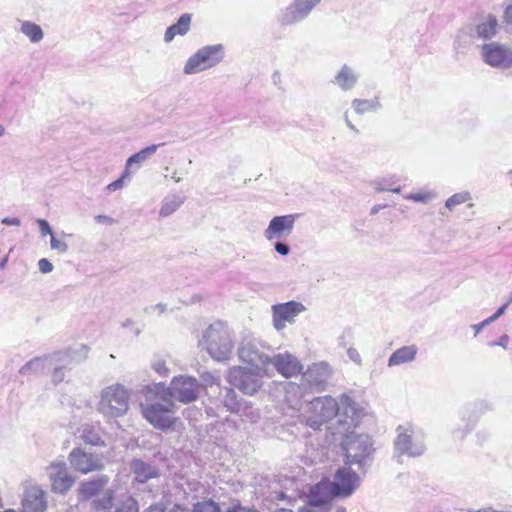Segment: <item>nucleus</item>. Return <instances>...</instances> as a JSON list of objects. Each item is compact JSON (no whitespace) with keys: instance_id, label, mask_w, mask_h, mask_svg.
Returning a JSON list of instances; mask_svg holds the SVG:
<instances>
[{"instance_id":"nucleus-11","label":"nucleus","mask_w":512,"mask_h":512,"mask_svg":"<svg viewBox=\"0 0 512 512\" xmlns=\"http://www.w3.org/2000/svg\"><path fill=\"white\" fill-rule=\"evenodd\" d=\"M333 370L327 362H317L310 365L302 374V386L313 391L325 390Z\"/></svg>"},{"instance_id":"nucleus-26","label":"nucleus","mask_w":512,"mask_h":512,"mask_svg":"<svg viewBox=\"0 0 512 512\" xmlns=\"http://www.w3.org/2000/svg\"><path fill=\"white\" fill-rule=\"evenodd\" d=\"M109 482L107 475H101L97 478L83 482L79 488L80 494L84 498H91L97 495Z\"/></svg>"},{"instance_id":"nucleus-35","label":"nucleus","mask_w":512,"mask_h":512,"mask_svg":"<svg viewBox=\"0 0 512 512\" xmlns=\"http://www.w3.org/2000/svg\"><path fill=\"white\" fill-rule=\"evenodd\" d=\"M114 501V491L108 489L101 498L94 499L92 502L95 512H112Z\"/></svg>"},{"instance_id":"nucleus-37","label":"nucleus","mask_w":512,"mask_h":512,"mask_svg":"<svg viewBox=\"0 0 512 512\" xmlns=\"http://www.w3.org/2000/svg\"><path fill=\"white\" fill-rule=\"evenodd\" d=\"M471 199V193L468 191L455 193L446 200L445 207L449 210H453L456 206L461 205L467 201H470Z\"/></svg>"},{"instance_id":"nucleus-9","label":"nucleus","mask_w":512,"mask_h":512,"mask_svg":"<svg viewBox=\"0 0 512 512\" xmlns=\"http://www.w3.org/2000/svg\"><path fill=\"white\" fill-rule=\"evenodd\" d=\"M263 377L267 376L259 369L234 366L229 370L227 380L244 394L253 395L262 387Z\"/></svg>"},{"instance_id":"nucleus-30","label":"nucleus","mask_w":512,"mask_h":512,"mask_svg":"<svg viewBox=\"0 0 512 512\" xmlns=\"http://www.w3.org/2000/svg\"><path fill=\"white\" fill-rule=\"evenodd\" d=\"M475 412V406L474 405H468L464 408L462 412V420L465 422L464 428H458L454 431L455 437L459 439H463L466 434H468L474 427V424L478 418L477 415H474Z\"/></svg>"},{"instance_id":"nucleus-23","label":"nucleus","mask_w":512,"mask_h":512,"mask_svg":"<svg viewBox=\"0 0 512 512\" xmlns=\"http://www.w3.org/2000/svg\"><path fill=\"white\" fill-rule=\"evenodd\" d=\"M319 503L312 502V495H308L306 504L299 509V512H347L344 506L334 505L333 499L321 500Z\"/></svg>"},{"instance_id":"nucleus-5","label":"nucleus","mask_w":512,"mask_h":512,"mask_svg":"<svg viewBox=\"0 0 512 512\" xmlns=\"http://www.w3.org/2000/svg\"><path fill=\"white\" fill-rule=\"evenodd\" d=\"M270 347L254 337L244 338L238 347L239 359L253 368L259 369L267 377H272V368L269 366L271 355Z\"/></svg>"},{"instance_id":"nucleus-51","label":"nucleus","mask_w":512,"mask_h":512,"mask_svg":"<svg viewBox=\"0 0 512 512\" xmlns=\"http://www.w3.org/2000/svg\"><path fill=\"white\" fill-rule=\"evenodd\" d=\"M166 388L167 387L164 383L153 384L152 386L147 387V395L151 393V394L155 395V397H157L161 393H163Z\"/></svg>"},{"instance_id":"nucleus-47","label":"nucleus","mask_w":512,"mask_h":512,"mask_svg":"<svg viewBox=\"0 0 512 512\" xmlns=\"http://www.w3.org/2000/svg\"><path fill=\"white\" fill-rule=\"evenodd\" d=\"M433 197L434 195L431 192L410 193L405 196L408 200L421 203H428Z\"/></svg>"},{"instance_id":"nucleus-24","label":"nucleus","mask_w":512,"mask_h":512,"mask_svg":"<svg viewBox=\"0 0 512 512\" xmlns=\"http://www.w3.org/2000/svg\"><path fill=\"white\" fill-rule=\"evenodd\" d=\"M192 15L189 13L182 14L177 22L171 26H169L164 34V42L170 43L176 36H184L186 35L191 26Z\"/></svg>"},{"instance_id":"nucleus-41","label":"nucleus","mask_w":512,"mask_h":512,"mask_svg":"<svg viewBox=\"0 0 512 512\" xmlns=\"http://www.w3.org/2000/svg\"><path fill=\"white\" fill-rule=\"evenodd\" d=\"M171 504V495L165 493L159 502L150 505L145 512H166Z\"/></svg>"},{"instance_id":"nucleus-34","label":"nucleus","mask_w":512,"mask_h":512,"mask_svg":"<svg viewBox=\"0 0 512 512\" xmlns=\"http://www.w3.org/2000/svg\"><path fill=\"white\" fill-rule=\"evenodd\" d=\"M473 40L472 29H462L458 31L454 40V51L456 54H464L470 47Z\"/></svg>"},{"instance_id":"nucleus-16","label":"nucleus","mask_w":512,"mask_h":512,"mask_svg":"<svg viewBox=\"0 0 512 512\" xmlns=\"http://www.w3.org/2000/svg\"><path fill=\"white\" fill-rule=\"evenodd\" d=\"M269 366L285 378H291L302 372L303 366L300 361L289 352L273 354L269 360Z\"/></svg>"},{"instance_id":"nucleus-38","label":"nucleus","mask_w":512,"mask_h":512,"mask_svg":"<svg viewBox=\"0 0 512 512\" xmlns=\"http://www.w3.org/2000/svg\"><path fill=\"white\" fill-rule=\"evenodd\" d=\"M71 234L61 233V237H56L52 235L50 239V247L53 251H56L58 254H64L68 251V245L64 241V237H71Z\"/></svg>"},{"instance_id":"nucleus-19","label":"nucleus","mask_w":512,"mask_h":512,"mask_svg":"<svg viewBox=\"0 0 512 512\" xmlns=\"http://www.w3.org/2000/svg\"><path fill=\"white\" fill-rule=\"evenodd\" d=\"M297 218V214H287L273 217L270 220L268 227L264 230V237L268 241H272L274 239H281L283 237L289 236L293 231Z\"/></svg>"},{"instance_id":"nucleus-25","label":"nucleus","mask_w":512,"mask_h":512,"mask_svg":"<svg viewBox=\"0 0 512 512\" xmlns=\"http://www.w3.org/2000/svg\"><path fill=\"white\" fill-rule=\"evenodd\" d=\"M418 352L416 345L403 346L395 350L388 359V366H398L405 363H410L415 360Z\"/></svg>"},{"instance_id":"nucleus-8","label":"nucleus","mask_w":512,"mask_h":512,"mask_svg":"<svg viewBox=\"0 0 512 512\" xmlns=\"http://www.w3.org/2000/svg\"><path fill=\"white\" fill-rule=\"evenodd\" d=\"M394 448L398 462H401L402 455L417 457L424 453L426 447L422 437L411 425H401L397 428Z\"/></svg>"},{"instance_id":"nucleus-32","label":"nucleus","mask_w":512,"mask_h":512,"mask_svg":"<svg viewBox=\"0 0 512 512\" xmlns=\"http://www.w3.org/2000/svg\"><path fill=\"white\" fill-rule=\"evenodd\" d=\"M185 198L178 194H171L166 196L161 204L159 216L162 218L168 217L176 212L184 203Z\"/></svg>"},{"instance_id":"nucleus-1","label":"nucleus","mask_w":512,"mask_h":512,"mask_svg":"<svg viewBox=\"0 0 512 512\" xmlns=\"http://www.w3.org/2000/svg\"><path fill=\"white\" fill-rule=\"evenodd\" d=\"M303 409L306 424L315 430L340 415V412L345 416L340 422L348 426L356 425L359 415L356 403L346 394L341 395L339 403L329 395L314 398Z\"/></svg>"},{"instance_id":"nucleus-56","label":"nucleus","mask_w":512,"mask_h":512,"mask_svg":"<svg viewBox=\"0 0 512 512\" xmlns=\"http://www.w3.org/2000/svg\"><path fill=\"white\" fill-rule=\"evenodd\" d=\"M509 304H510V302H506L501 307H499L497 309V311L492 316L488 317L489 321H491V323H492V322L496 321L500 316H502L505 313Z\"/></svg>"},{"instance_id":"nucleus-14","label":"nucleus","mask_w":512,"mask_h":512,"mask_svg":"<svg viewBox=\"0 0 512 512\" xmlns=\"http://www.w3.org/2000/svg\"><path fill=\"white\" fill-rule=\"evenodd\" d=\"M46 473L54 492L65 493L71 489L74 483V478L70 475L66 463L63 460L51 462L46 468Z\"/></svg>"},{"instance_id":"nucleus-44","label":"nucleus","mask_w":512,"mask_h":512,"mask_svg":"<svg viewBox=\"0 0 512 512\" xmlns=\"http://www.w3.org/2000/svg\"><path fill=\"white\" fill-rule=\"evenodd\" d=\"M300 391V386L289 382L286 386V400L288 403H290L292 406H294L293 402L296 403V399H299L302 395H298V392Z\"/></svg>"},{"instance_id":"nucleus-46","label":"nucleus","mask_w":512,"mask_h":512,"mask_svg":"<svg viewBox=\"0 0 512 512\" xmlns=\"http://www.w3.org/2000/svg\"><path fill=\"white\" fill-rule=\"evenodd\" d=\"M58 359L55 361V364L52 366L53 373H52V382L53 384L57 385L61 383L64 380L65 372L62 366H58L57 362L61 360L62 353H58Z\"/></svg>"},{"instance_id":"nucleus-33","label":"nucleus","mask_w":512,"mask_h":512,"mask_svg":"<svg viewBox=\"0 0 512 512\" xmlns=\"http://www.w3.org/2000/svg\"><path fill=\"white\" fill-rule=\"evenodd\" d=\"M352 108L357 114H364L367 112H375L382 107L378 97L372 99H354L351 103Z\"/></svg>"},{"instance_id":"nucleus-20","label":"nucleus","mask_w":512,"mask_h":512,"mask_svg":"<svg viewBox=\"0 0 512 512\" xmlns=\"http://www.w3.org/2000/svg\"><path fill=\"white\" fill-rule=\"evenodd\" d=\"M47 507L45 492L38 485L25 489L22 499L23 512H43Z\"/></svg>"},{"instance_id":"nucleus-15","label":"nucleus","mask_w":512,"mask_h":512,"mask_svg":"<svg viewBox=\"0 0 512 512\" xmlns=\"http://www.w3.org/2000/svg\"><path fill=\"white\" fill-rule=\"evenodd\" d=\"M173 409L163 406L161 403H152L142 406L144 418L154 427L165 430L173 426L176 418L171 416Z\"/></svg>"},{"instance_id":"nucleus-62","label":"nucleus","mask_w":512,"mask_h":512,"mask_svg":"<svg viewBox=\"0 0 512 512\" xmlns=\"http://www.w3.org/2000/svg\"><path fill=\"white\" fill-rule=\"evenodd\" d=\"M505 21L508 25L512 26V5L508 6L504 13Z\"/></svg>"},{"instance_id":"nucleus-22","label":"nucleus","mask_w":512,"mask_h":512,"mask_svg":"<svg viewBox=\"0 0 512 512\" xmlns=\"http://www.w3.org/2000/svg\"><path fill=\"white\" fill-rule=\"evenodd\" d=\"M58 356L59 354L45 357H36L23 365L20 368L19 373L22 375H28L31 373H45L48 369L52 368V366L55 364V361L58 359Z\"/></svg>"},{"instance_id":"nucleus-17","label":"nucleus","mask_w":512,"mask_h":512,"mask_svg":"<svg viewBox=\"0 0 512 512\" xmlns=\"http://www.w3.org/2000/svg\"><path fill=\"white\" fill-rule=\"evenodd\" d=\"M69 461L74 470L87 474L103 467L102 458L95 453H88L81 448H74L69 454Z\"/></svg>"},{"instance_id":"nucleus-40","label":"nucleus","mask_w":512,"mask_h":512,"mask_svg":"<svg viewBox=\"0 0 512 512\" xmlns=\"http://www.w3.org/2000/svg\"><path fill=\"white\" fill-rule=\"evenodd\" d=\"M225 395H224V405L225 407L231 411L235 412L237 411L239 407V403L237 401V394L232 388H225Z\"/></svg>"},{"instance_id":"nucleus-54","label":"nucleus","mask_w":512,"mask_h":512,"mask_svg":"<svg viewBox=\"0 0 512 512\" xmlns=\"http://www.w3.org/2000/svg\"><path fill=\"white\" fill-rule=\"evenodd\" d=\"M274 249L277 253H279L282 256H286L290 253V247L286 243L281 241H277L274 244Z\"/></svg>"},{"instance_id":"nucleus-2","label":"nucleus","mask_w":512,"mask_h":512,"mask_svg":"<svg viewBox=\"0 0 512 512\" xmlns=\"http://www.w3.org/2000/svg\"><path fill=\"white\" fill-rule=\"evenodd\" d=\"M199 345L215 361H227L234 349L233 331L226 322L214 321L203 331Z\"/></svg>"},{"instance_id":"nucleus-7","label":"nucleus","mask_w":512,"mask_h":512,"mask_svg":"<svg viewBox=\"0 0 512 512\" xmlns=\"http://www.w3.org/2000/svg\"><path fill=\"white\" fill-rule=\"evenodd\" d=\"M130 471L138 490L147 491L152 497L158 494L163 481L161 471L157 466L142 459H133L130 463Z\"/></svg>"},{"instance_id":"nucleus-39","label":"nucleus","mask_w":512,"mask_h":512,"mask_svg":"<svg viewBox=\"0 0 512 512\" xmlns=\"http://www.w3.org/2000/svg\"><path fill=\"white\" fill-rule=\"evenodd\" d=\"M113 512H139L138 502L132 496H127L121 500Z\"/></svg>"},{"instance_id":"nucleus-61","label":"nucleus","mask_w":512,"mask_h":512,"mask_svg":"<svg viewBox=\"0 0 512 512\" xmlns=\"http://www.w3.org/2000/svg\"><path fill=\"white\" fill-rule=\"evenodd\" d=\"M1 222L5 225H12V226H20L21 225V221L19 218H10V217H5L1 220Z\"/></svg>"},{"instance_id":"nucleus-10","label":"nucleus","mask_w":512,"mask_h":512,"mask_svg":"<svg viewBox=\"0 0 512 512\" xmlns=\"http://www.w3.org/2000/svg\"><path fill=\"white\" fill-rule=\"evenodd\" d=\"M346 464L362 465L372 452V442L368 435L349 433L342 442Z\"/></svg>"},{"instance_id":"nucleus-21","label":"nucleus","mask_w":512,"mask_h":512,"mask_svg":"<svg viewBox=\"0 0 512 512\" xmlns=\"http://www.w3.org/2000/svg\"><path fill=\"white\" fill-rule=\"evenodd\" d=\"M359 73L348 64H343L340 69L335 73L331 83L343 92L353 90L358 82Z\"/></svg>"},{"instance_id":"nucleus-13","label":"nucleus","mask_w":512,"mask_h":512,"mask_svg":"<svg viewBox=\"0 0 512 512\" xmlns=\"http://www.w3.org/2000/svg\"><path fill=\"white\" fill-rule=\"evenodd\" d=\"M172 389H174V399L187 404L199 397L202 386L196 378L180 375L172 379Z\"/></svg>"},{"instance_id":"nucleus-59","label":"nucleus","mask_w":512,"mask_h":512,"mask_svg":"<svg viewBox=\"0 0 512 512\" xmlns=\"http://www.w3.org/2000/svg\"><path fill=\"white\" fill-rule=\"evenodd\" d=\"M491 323V321H489V319H485L484 321H482L481 323H478V324H474V325H471V328L474 330V335L477 336L478 333L484 328L486 327L487 325H489Z\"/></svg>"},{"instance_id":"nucleus-55","label":"nucleus","mask_w":512,"mask_h":512,"mask_svg":"<svg viewBox=\"0 0 512 512\" xmlns=\"http://www.w3.org/2000/svg\"><path fill=\"white\" fill-rule=\"evenodd\" d=\"M167 310V306L164 303H158L156 305L150 306L146 308V311L149 313H157L158 315L163 314Z\"/></svg>"},{"instance_id":"nucleus-49","label":"nucleus","mask_w":512,"mask_h":512,"mask_svg":"<svg viewBox=\"0 0 512 512\" xmlns=\"http://www.w3.org/2000/svg\"><path fill=\"white\" fill-rule=\"evenodd\" d=\"M130 172H128L126 169L124 170L122 176L118 178L117 180L111 182L109 185H107L106 190L109 192H114L117 190H120L124 187V180L126 178H129Z\"/></svg>"},{"instance_id":"nucleus-28","label":"nucleus","mask_w":512,"mask_h":512,"mask_svg":"<svg viewBox=\"0 0 512 512\" xmlns=\"http://www.w3.org/2000/svg\"><path fill=\"white\" fill-rule=\"evenodd\" d=\"M164 143H161V144H153V145H150L142 150H140L139 152L133 154L132 156H130L127 161H126V165H125V169L130 172V169L134 166V165H137L138 167L143 163L145 162L146 160H148L150 157H152L157 149L161 146H163Z\"/></svg>"},{"instance_id":"nucleus-50","label":"nucleus","mask_w":512,"mask_h":512,"mask_svg":"<svg viewBox=\"0 0 512 512\" xmlns=\"http://www.w3.org/2000/svg\"><path fill=\"white\" fill-rule=\"evenodd\" d=\"M36 223L39 226L40 234L42 237H45L47 235H50V237H52V235H54L51 226L45 219H37Z\"/></svg>"},{"instance_id":"nucleus-64","label":"nucleus","mask_w":512,"mask_h":512,"mask_svg":"<svg viewBox=\"0 0 512 512\" xmlns=\"http://www.w3.org/2000/svg\"><path fill=\"white\" fill-rule=\"evenodd\" d=\"M166 512H186V508L179 504H174L171 509H167Z\"/></svg>"},{"instance_id":"nucleus-18","label":"nucleus","mask_w":512,"mask_h":512,"mask_svg":"<svg viewBox=\"0 0 512 512\" xmlns=\"http://www.w3.org/2000/svg\"><path fill=\"white\" fill-rule=\"evenodd\" d=\"M484 61L498 68L512 67V50L496 42L486 44L482 48Z\"/></svg>"},{"instance_id":"nucleus-12","label":"nucleus","mask_w":512,"mask_h":512,"mask_svg":"<svg viewBox=\"0 0 512 512\" xmlns=\"http://www.w3.org/2000/svg\"><path fill=\"white\" fill-rule=\"evenodd\" d=\"M305 306L301 302L288 301L272 306L273 326L277 331H281L286 324L295 322V318L305 311Z\"/></svg>"},{"instance_id":"nucleus-29","label":"nucleus","mask_w":512,"mask_h":512,"mask_svg":"<svg viewBox=\"0 0 512 512\" xmlns=\"http://www.w3.org/2000/svg\"><path fill=\"white\" fill-rule=\"evenodd\" d=\"M18 22L20 24V32L25 35L31 43L36 44L43 40L44 32L38 24L28 20H18Z\"/></svg>"},{"instance_id":"nucleus-27","label":"nucleus","mask_w":512,"mask_h":512,"mask_svg":"<svg viewBox=\"0 0 512 512\" xmlns=\"http://www.w3.org/2000/svg\"><path fill=\"white\" fill-rule=\"evenodd\" d=\"M498 21L495 16L488 14L481 18L475 27V32L478 37L488 39L496 34Z\"/></svg>"},{"instance_id":"nucleus-63","label":"nucleus","mask_w":512,"mask_h":512,"mask_svg":"<svg viewBox=\"0 0 512 512\" xmlns=\"http://www.w3.org/2000/svg\"><path fill=\"white\" fill-rule=\"evenodd\" d=\"M202 379L207 385H212L216 382V378L210 373L204 374Z\"/></svg>"},{"instance_id":"nucleus-31","label":"nucleus","mask_w":512,"mask_h":512,"mask_svg":"<svg viewBox=\"0 0 512 512\" xmlns=\"http://www.w3.org/2000/svg\"><path fill=\"white\" fill-rule=\"evenodd\" d=\"M305 18L299 8L292 2L280 12L278 21L281 25L287 26L296 24Z\"/></svg>"},{"instance_id":"nucleus-6","label":"nucleus","mask_w":512,"mask_h":512,"mask_svg":"<svg viewBox=\"0 0 512 512\" xmlns=\"http://www.w3.org/2000/svg\"><path fill=\"white\" fill-rule=\"evenodd\" d=\"M225 57V47L223 44L206 45L199 48L186 60L183 73L185 75H194L219 65Z\"/></svg>"},{"instance_id":"nucleus-60","label":"nucleus","mask_w":512,"mask_h":512,"mask_svg":"<svg viewBox=\"0 0 512 512\" xmlns=\"http://www.w3.org/2000/svg\"><path fill=\"white\" fill-rule=\"evenodd\" d=\"M253 508L245 507L242 505H233L232 507L228 508L226 512H252Z\"/></svg>"},{"instance_id":"nucleus-53","label":"nucleus","mask_w":512,"mask_h":512,"mask_svg":"<svg viewBox=\"0 0 512 512\" xmlns=\"http://www.w3.org/2000/svg\"><path fill=\"white\" fill-rule=\"evenodd\" d=\"M347 355H348L349 359L351 361H353L355 364H357L358 366H360L362 364V358H361L359 352L357 351V349L350 347L347 350Z\"/></svg>"},{"instance_id":"nucleus-4","label":"nucleus","mask_w":512,"mask_h":512,"mask_svg":"<svg viewBox=\"0 0 512 512\" xmlns=\"http://www.w3.org/2000/svg\"><path fill=\"white\" fill-rule=\"evenodd\" d=\"M129 391L121 384H112L102 389L98 411L105 418H118L129 409Z\"/></svg>"},{"instance_id":"nucleus-57","label":"nucleus","mask_w":512,"mask_h":512,"mask_svg":"<svg viewBox=\"0 0 512 512\" xmlns=\"http://www.w3.org/2000/svg\"><path fill=\"white\" fill-rule=\"evenodd\" d=\"M95 220L97 223H102V224H106V225H113L116 223L115 219H113L112 217L107 216V215H97L95 217Z\"/></svg>"},{"instance_id":"nucleus-43","label":"nucleus","mask_w":512,"mask_h":512,"mask_svg":"<svg viewBox=\"0 0 512 512\" xmlns=\"http://www.w3.org/2000/svg\"><path fill=\"white\" fill-rule=\"evenodd\" d=\"M193 512H220V508L217 503L208 500L196 503Z\"/></svg>"},{"instance_id":"nucleus-45","label":"nucleus","mask_w":512,"mask_h":512,"mask_svg":"<svg viewBox=\"0 0 512 512\" xmlns=\"http://www.w3.org/2000/svg\"><path fill=\"white\" fill-rule=\"evenodd\" d=\"M174 389H172V383L170 384V387H167L163 393H161L156 398L161 400L163 403H161L163 406H166L168 408L173 409L174 408Z\"/></svg>"},{"instance_id":"nucleus-42","label":"nucleus","mask_w":512,"mask_h":512,"mask_svg":"<svg viewBox=\"0 0 512 512\" xmlns=\"http://www.w3.org/2000/svg\"><path fill=\"white\" fill-rule=\"evenodd\" d=\"M302 14L307 17L310 12L320 3V0H293Z\"/></svg>"},{"instance_id":"nucleus-48","label":"nucleus","mask_w":512,"mask_h":512,"mask_svg":"<svg viewBox=\"0 0 512 512\" xmlns=\"http://www.w3.org/2000/svg\"><path fill=\"white\" fill-rule=\"evenodd\" d=\"M152 369L161 376H168L169 369L166 366V362L161 358H155L151 363Z\"/></svg>"},{"instance_id":"nucleus-58","label":"nucleus","mask_w":512,"mask_h":512,"mask_svg":"<svg viewBox=\"0 0 512 512\" xmlns=\"http://www.w3.org/2000/svg\"><path fill=\"white\" fill-rule=\"evenodd\" d=\"M508 342H509V337H508V335L504 334L497 341L490 342L489 345L492 347L493 346H501L505 349V348H507Z\"/></svg>"},{"instance_id":"nucleus-52","label":"nucleus","mask_w":512,"mask_h":512,"mask_svg":"<svg viewBox=\"0 0 512 512\" xmlns=\"http://www.w3.org/2000/svg\"><path fill=\"white\" fill-rule=\"evenodd\" d=\"M38 268L40 272L47 274L53 270V265L48 259L42 258L38 261Z\"/></svg>"},{"instance_id":"nucleus-36","label":"nucleus","mask_w":512,"mask_h":512,"mask_svg":"<svg viewBox=\"0 0 512 512\" xmlns=\"http://www.w3.org/2000/svg\"><path fill=\"white\" fill-rule=\"evenodd\" d=\"M80 438L86 443L93 446H104L105 443L101 439L99 433L91 426H84L80 431Z\"/></svg>"},{"instance_id":"nucleus-3","label":"nucleus","mask_w":512,"mask_h":512,"mask_svg":"<svg viewBox=\"0 0 512 512\" xmlns=\"http://www.w3.org/2000/svg\"><path fill=\"white\" fill-rule=\"evenodd\" d=\"M360 478L358 474L349 467H343L337 470L334 480H322L316 484L309 495H312V502L319 503V496L323 499H334L336 496L348 497L359 486Z\"/></svg>"}]
</instances>
